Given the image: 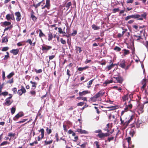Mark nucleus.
Masks as SVG:
<instances>
[{
    "label": "nucleus",
    "instance_id": "nucleus-46",
    "mask_svg": "<svg viewBox=\"0 0 148 148\" xmlns=\"http://www.w3.org/2000/svg\"><path fill=\"white\" fill-rule=\"evenodd\" d=\"M31 17L34 21H36L37 19L32 14L31 15Z\"/></svg>",
    "mask_w": 148,
    "mask_h": 148
},
{
    "label": "nucleus",
    "instance_id": "nucleus-41",
    "mask_svg": "<svg viewBox=\"0 0 148 148\" xmlns=\"http://www.w3.org/2000/svg\"><path fill=\"white\" fill-rule=\"evenodd\" d=\"M71 5V2H69L67 3L66 6V7L67 8V9H69L70 7V6Z\"/></svg>",
    "mask_w": 148,
    "mask_h": 148
},
{
    "label": "nucleus",
    "instance_id": "nucleus-27",
    "mask_svg": "<svg viewBox=\"0 0 148 148\" xmlns=\"http://www.w3.org/2000/svg\"><path fill=\"white\" fill-rule=\"evenodd\" d=\"M123 51H124L123 55L124 56L125 55L129 54L130 53L129 51L128 50H127L125 49H124L123 50Z\"/></svg>",
    "mask_w": 148,
    "mask_h": 148
},
{
    "label": "nucleus",
    "instance_id": "nucleus-24",
    "mask_svg": "<svg viewBox=\"0 0 148 148\" xmlns=\"http://www.w3.org/2000/svg\"><path fill=\"white\" fill-rule=\"evenodd\" d=\"M134 36L136 37L135 38V39L137 41H138L142 39L141 38V36L140 35L138 36L134 35Z\"/></svg>",
    "mask_w": 148,
    "mask_h": 148
},
{
    "label": "nucleus",
    "instance_id": "nucleus-60",
    "mask_svg": "<svg viewBox=\"0 0 148 148\" xmlns=\"http://www.w3.org/2000/svg\"><path fill=\"white\" fill-rule=\"evenodd\" d=\"M58 32L60 34H61L62 33H64V32H63L62 31V29L61 28L59 27L58 28Z\"/></svg>",
    "mask_w": 148,
    "mask_h": 148
},
{
    "label": "nucleus",
    "instance_id": "nucleus-33",
    "mask_svg": "<svg viewBox=\"0 0 148 148\" xmlns=\"http://www.w3.org/2000/svg\"><path fill=\"white\" fill-rule=\"evenodd\" d=\"M128 95H125L124 96L122 97V99L123 101H124L128 100Z\"/></svg>",
    "mask_w": 148,
    "mask_h": 148
},
{
    "label": "nucleus",
    "instance_id": "nucleus-52",
    "mask_svg": "<svg viewBox=\"0 0 148 148\" xmlns=\"http://www.w3.org/2000/svg\"><path fill=\"white\" fill-rule=\"evenodd\" d=\"M38 144V142L37 141H35L34 142L30 143L29 145L31 146H33L34 144Z\"/></svg>",
    "mask_w": 148,
    "mask_h": 148
},
{
    "label": "nucleus",
    "instance_id": "nucleus-45",
    "mask_svg": "<svg viewBox=\"0 0 148 148\" xmlns=\"http://www.w3.org/2000/svg\"><path fill=\"white\" fill-rule=\"evenodd\" d=\"M147 14L146 12H144L143 14H142L140 16L141 17H142L143 18H145L146 17Z\"/></svg>",
    "mask_w": 148,
    "mask_h": 148
},
{
    "label": "nucleus",
    "instance_id": "nucleus-21",
    "mask_svg": "<svg viewBox=\"0 0 148 148\" xmlns=\"http://www.w3.org/2000/svg\"><path fill=\"white\" fill-rule=\"evenodd\" d=\"M92 29L94 30H97L100 29V27L96 26L95 24L92 25Z\"/></svg>",
    "mask_w": 148,
    "mask_h": 148
},
{
    "label": "nucleus",
    "instance_id": "nucleus-31",
    "mask_svg": "<svg viewBox=\"0 0 148 148\" xmlns=\"http://www.w3.org/2000/svg\"><path fill=\"white\" fill-rule=\"evenodd\" d=\"M138 108L141 112H143V106L142 105H140L138 106Z\"/></svg>",
    "mask_w": 148,
    "mask_h": 148
},
{
    "label": "nucleus",
    "instance_id": "nucleus-42",
    "mask_svg": "<svg viewBox=\"0 0 148 148\" xmlns=\"http://www.w3.org/2000/svg\"><path fill=\"white\" fill-rule=\"evenodd\" d=\"M7 144H9V143L7 141H4L3 142L1 143L0 144V146H2L7 145Z\"/></svg>",
    "mask_w": 148,
    "mask_h": 148
},
{
    "label": "nucleus",
    "instance_id": "nucleus-2",
    "mask_svg": "<svg viewBox=\"0 0 148 148\" xmlns=\"http://www.w3.org/2000/svg\"><path fill=\"white\" fill-rule=\"evenodd\" d=\"M130 16L131 18L137 19L138 20H139L142 21L143 19L142 17H141L140 15L138 14H132L130 15Z\"/></svg>",
    "mask_w": 148,
    "mask_h": 148
},
{
    "label": "nucleus",
    "instance_id": "nucleus-62",
    "mask_svg": "<svg viewBox=\"0 0 148 148\" xmlns=\"http://www.w3.org/2000/svg\"><path fill=\"white\" fill-rule=\"evenodd\" d=\"M114 139V137L112 136L111 137H108V140L109 142H110V141L113 140Z\"/></svg>",
    "mask_w": 148,
    "mask_h": 148
},
{
    "label": "nucleus",
    "instance_id": "nucleus-57",
    "mask_svg": "<svg viewBox=\"0 0 148 148\" xmlns=\"http://www.w3.org/2000/svg\"><path fill=\"white\" fill-rule=\"evenodd\" d=\"M60 41L61 43L63 44H65L66 43V41L65 40H63L62 38L60 39Z\"/></svg>",
    "mask_w": 148,
    "mask_h": 148
},
{
    "label": "nucleus",
    "instance_id": "nucleus-1",
    "mask_svg": "<svg viewBox=\"0 0 148 148\" xmlns=\"http://www.w3.org/2000/svg\"><path fill=\"white\" fill-rule=\"evenodd\" d=\"M142 121H134L132 124L130 125L131 128L133 127H139L140 124H142Z\"/></svg>",
    "mask_w": 148,
    "mask_h": 148
},
{
    "label": "nucleus",
    "instance_id": "nucleus-6",
    "mask_svg": "<svg viewBox=\"0 0 148 148\" xmlns=\"http://www.w3.org/2000/svg\"><path fill=\"white\" fill-rule=\"evenodd\" d=\"M113 78L116 80L117 81V83H119L121 84L123 80V78L120 76H119L117 77H113Z\"/></svg>",
    "mask_w": 148,
    "mask_h": 148
},
{
    "label": "nucleus",
    "instance_id": "nucleus-26",
    "mask_svg": "<svg viewBox=\"0 0 148 148\" xmlns=\"http://www.w3.org/2000/svg\"><path fill=\"white\" fill-rule=\"evenodd\" d=\"M14 75V72H12L10 73L7 76V77L8 79H9L12 77Z\"/></svg>",
    "mask_w": 148,
    "mask_h": 148
},
{
    "label": "nucleus",
    "instance_id": "nucleus-4",
    "mask_svg": "<svg viewBox=\"0 0 148 148\" xmlns=\"http://www.w3.org/2000/svg\"><path fill=\"white\" fill-rule=\"evenodd\" d=\"M51 48L52 47L51 46L44 44L42 47L41 49L43 51H45L47 52L48 50Z\"/></svg>",
    "mask_w": 148,
    "mask_h": 148
},
{
    "label": "nucleus",
    "instance_id": "nucleus-56",
    "mask_svg": "<svg viewBox=\"0 0 148 148\" xmlns=\"http://www.w3.org/2000/svg\"><path fill=\"white\" fill-rule=\"evenodd\" d=\"M8 49V47H5L2 48V51H7Z\"/></svg>",
    "mask_w": 148,
    "mask_h": 148
},
{
    "label": "nucleus",
    "instance_id": "nucleus-53",
    "mask_svg": "<svg viewBox=\"0 0 148 148\" xmlns=\"http://www.w3.org/2000/svg\"><path fill=\"white\" fill-rule=\"evenodd\" d=\"M30 93L32 95L35 96L36 94V92L35 91L32 90L30 92Z\"/></svg>",
    "mask_w": 148,
    "mask_h": 148
},
{
    "label": "nucleus",
    "instance_id": "nucleus-13",
    "mask_svg": "<svg viewBox=\"0 0 148 148\" xmlns=\"http://www.w3.org/2000/svg\"><path fill=\"white\" fill-rule=\"evenodd\" d=\"M75 132H77L82 134H86L88 133L85 130H82L81 129L79 128L77 129L76 131H75Z\"/></svg>",
    "mask_w": 148,
    "mask_h": 148
},
{
    "label": "nucleus",
    "instance_id": "nucleus-55",
    "mask_svg": "<svg viewBox=\"0 0 148 148\" xmlns=\"http://www.w3.org/2000/svg\"><path fill=\"white\" fill-rule=\"evenodd\" d=\"M35 72L37 73H40L42 72V70L41 69H40L38 70L35 69Z\"/></svg>",
    "mask_w": 148,
    "mask_h": 148
},
{
    "label": "nucleus",
    "instance_id": "nucleus-36",
    "mask_svg": "<svg viewBox=\"0 0 148 148\" xmlns=\"http://www.w3.org/2000/svg\"><path fill=\"white\" fill-rule=\"evenodd\" d=\"M94 143L95 144L96 148H100V145L99 144V142L97 141H95L94 142Z\"/></svg>",
    "mask_w": 148,
    "mask_h": 148
},
{
    "label": "nucleus",
    "instance_id": "nucleus-11",
    "mask_svg": "<svg viewBox=\"0 0 148 148\" xmlns=\"http://www.w3.org/2000/svg\"><path fill=\"white\" fill-rule=\"evenodd\" d=\"M130 121H126L125 122V121H121V124L123 125L124 126V128L125 129L130 123Z\"/></svg>",
    "mask_w": 148,
    "mask_h": 148
},
{
    "label": "nucleus",
    "instance_id": "nucleus-58",
    "mask_svg": "<svg viewBox=\"0 0 148 148\" xmlns=\"http://www.w3.org/2000/svg\"><path fill=\"white\" fill-rule=\"evenodd\" d=\"M130 15H129L126 16L125 18V20L126 21H127L129 19H131Z\"/></svg>",
    "mask_w": 148,
    "mask_h": 148
},
{
    "label": "nucleus",
    "instance_id": "nucleus-15",
    "mask_svg": "<svg viewBox=\"0 0 148 148\" xmlns=\"http://www.w3.org/2000/svg\"><path fill=\"white\" fill-rule=\"evenodd\" d=\"M19 50L18 49H13L10 51V52L13 53L14 55H17L18 52Z\"/></svg>",
    "mask_w": 148,
    "mask_h": 148
},
{
    "label": "nucleus",
    "instance_id": "nucleus-39",
    "mask_svg": "<svg viewBox=\"0 0 148 148\" xmlns=\"http://www.w3.org/2000/svg\"><path fill=\"white\" fill-rule=\"evenodd\" d=\"M16 108L14 107H12L11 110V112L12 114H13L15 112Z\"/></svg>",
    "mask_w": 148,
    "mask_h": 148
},
{
    "label": "nucleus",
    "instance_id": "nucleus-7",
    "mask_svg": "<svg viewBox=\"0 0 148 148\" xmlns=\"http://www.w3.org/2000/svg\"><path fill=\"white\" fill-rule=\"evenodd\" d=\"M25 89L23 86H22L21 89L18 90L17 93L20 96H21L22 95L23 93H25Z\"/></svg>",
    "mask_w": 148,
    "mask_h": 148
},
{
    "label": "nucleus",
    "instance_id": "nucleus-44",
    "mask_svg": "<svg viewBox=\"0 0 148 148\" xmlns=\"http://www.w3.org/2000/svg\"><path fill=\"white\" fill-rule=\"evenodd\" d=\"M16 135V134L15 133H13V134L12 133H11V132H10V133H8V136H10V137H14Z\"/></svg>",
    "mask_w": 148,
    "mask_h": 148
},
{
    "label": "nucleus",
    "instance_id": "nucleus-20",
    "mask_svg": "<svg viewBox=\"0 0 148 148\" xmlns=\"http://www.w3.org/2000/svg\"><path fill=\"white\" fill-rule=\"evenodd\" d=\"M48 40L49 41L51 40L53 37L52 33L49 32L48 34Z\"/></svg>",
    "mask_w": 148,
    "mask_h": 148
},
{
    "label": "nucleus",
    "instance_id": "nucleus-5",
    "mask_svg": "<svg viewBox=\"0 0 148 148\" xmlns=\"http://www.w3.org/2000/svg\"><path fill=\"white\" fill-rule=\"evenodd\" d=\"M118 65L122 68L125 69L126 66L125 62L124 60H122L120 61L118 63Z\"/></svg>",
    "mask_w": 148,
    "mask_h": 148
},
{
    "label": "nucleus",
    "instance_id": "nucleus-51",
    "mask_svg": "<svg viewBox=\"0 0 148 148\" xmlns=\"http://www.w3.org/2000/svg\"><path fill=\"white\" fill-rule=\"evenodd\" d=\"M6 53L7 54V55H6L5 56V57L4 58V60H6L9 57V53L8 52H7Z\"/></svg>",
    "mask_w": 148,
    "mask_h": 148
},
{
    "label": "nucleus",
    "instance_id": "nucleus-47",
    "mask_svg": "<svg viewBox=\"0 0 148 148\" xmlns=\"http://www.w3.org/2000/svg\"><path fill=\"white\" fill-rule=\"evenodd\" d=\"M115 116L114 115L110 114L109 116V119H115Z\"/></svg>",
    "mask_w": 148,
    "mask_h": 148
},
{
    "label": "nucleus",
    "instance_id": "nucleus-64",
    "mask_svg": "<svg viewBox=\"0 0 148 148\" xmlns=\"http://www.w3.org/2000/svg\"><path fill=\"white\" fill-rule=\"evenodd\" d=\"M26 42H28L29 43L30 45H31L32 44V42L31 40L30 39H28L26 41Z\"/></svg>",
    "mask_w": 148,
    "mask_h": 148
},
{
    "label": "nucleus",
    "instance_id": "nucleus-40",
    "mask_svg": "<svg viewBox=\"0 0 148 148\" xmlns=\"http://www.w3.org/2000/svg\"><path fill=\"white\" fill-rule=\"evenodd\" d=\"M66 74L68 76V77L67 79V80L68 81L70 77L71 76V74L70 73V71L69 69H67V70Z\"/></svg>",
    "mask_w": 148,
    "mask_h": 148
},
{
    "label": "nucleus",
    "instance_id": "nucleus-9",
    "mask_svg": "<svg viewBox=\"0 0 148 148\" xmlns=\"http://www.w3.org/2000/svg\"><path fill=\"white\" fill-rule=\"evenodd\" d=\"M105 94V92L103 90H100L99 92L95 94V95L97 97H100L102 96Z\"/></svg>",
    "mask_w": 148,
    "mask_h": 148
},
{
    "label": "nucleus",
    "instance_id": "nucleus-16",
    "mask_svg": "<svg viewBox=\"0 0 148 148\" xmlns=\"http://www.w3.org/2000/svg\"><path fill=\"white\" fill-rule=\"evenodd\" d=\"M97 136L99 137V138L103 139V138L104 137V133L101 132V133H99Z\"/></svg>",
    "mask_w": 148,
    "mask_h": 148
},
{
    "label": "nucleus",
    "instance_id": "nucleus-61",
    "mask_svg": "<svg viewBox=\"0 0 148 148\" xmlns=\"http://www.w3.org/2000/svg\"><path fill=\"white\" fill-rule=\"evenodd\" d=\"M12 26L11 25L10 26L6 28H5L4 29V31H7L9 29H10L12 28Z\"/></svg>",
    "mask_w": 148,
    "mask_h": 148
},
{
    "label": "nucleus",
    "instance_id": "nucleus-48",
    "mask_svg": "<svg viewBox=\"0 0 148 148\" xmlns=\"http://www.w3.org/2000/svg\"><path fill=\"white\" fill-rule=\"evenodd\" d=\"M126 140H127L129 144H131V138L130 137H129L127 138H126Z\"/></svg>",
    "mask_w": 148,
    "mask_h": 148
},
{
    "label": "nucleus",
    "instance_id": "nucleus-29",
    "mask_svg": "<svg viewBox=\"0 0 148 148\" xmlns=\"http://www.w3.org/2000/svg\"><path fill=\"white\" fill-rule=\"evenodd\" d=\"M94 80V79H92L88 82V86L87 87L88 88H90L91 87V86L92 83V82Z\"/></svg>",
    "mask_w": 148,
    "mask_h": 148
},
{
    "label": "nucleus",
    "instance_id": "nucleus-25",
    "mask_svg": "<svg viewBox=\"0 0 148 148\" xmlns=\"http://www.w3.org/2000/svg\"><path fill=\"white\" fill-rule=\"evenodd\" d=\"M39 31L40 33L39 36L41 38L42 37L45 36V35L42 32V31L41 29H39Z\"/></svg>",
    "mask_w": 148,
    "mask_h": 148
},
{
    "label": "nucleus",
    "instance_id": "nucleus-12",
    "mask_svg": "<svg viewBox=\"0 0 148 148\" xmlns=\"http://www.w3.org/2000/svg\"><path fill=\"white\" fill-rule=\"evenodd\" d=\"M90 92L88 90H84L82 92H79V95L80 96L82 97L83 95H85L90 93Z\"/></svg>",
    "mask_w": 148,
    "mask_h": 148
},
{
    "label": "nucleus",
    "instance_id": "nucleus-30",
    "mask_svg": "<svg viewBox=\"0 0 148 148\" xmlns=\"http://www.w3.org/2000/svg\"><path fill=\"white\" fill-rule=\"evenodd\" d=\"M46 5L47 6V7L49 9L50 4V0H46Z\"/></svg>",
    "mask_w": 148,
    "mask_h": 148
},
{
    "label": "nucleus",
    "instance_id": "nucleus-59",
    "mask_svg": "<svg viewBox=\"0 0 148 148\" xmlns=\"http://www.w3.org/2000/svg\"><path fill=\"white\" fill-rule=\"evenodd\" d=\"M5 72L3 71H2V78L4 80L5 78Z\"/></svg>",
    "mask_w": 148,
    "mask_h": 148
},
{
    "label": "nucleus",
    "instance_id": "nucleus-23",
    "mask_svg": "<svg viewBox=\"0 0 148 148\" xmlns=\"http://www.w3.org/2000/svg\"><path fill=\"white\" fill-rule=\"evenodd\" d=\"M12 103V102H11L10 99H5V104L9 106Z\"/></svg>",
    "mask_w": 148,
    "mask_h": 148
},
{
    "label": "nucleus",
    "instance_id": "nucleus-8",
    "mask_svg": "<svg viewBox=\"0 0 148 148\" xmlns=\"http://www.w3.org/2000/svg\"><path fill=\"white\" fill-rule=\"evenodd\" d=\"M1 25L3 27H5L6 26L11 25V23L10 22L5 21L4 22L1 23Z\"/></svg>",
    "mask_w": 148,
    "mask_h": 148
},
{
    "label": "nucleus",
    "instance_id": "nucleus-34",
    "mask_svg": "<svg viewBox=\"0 0 148 148\" xmlns=\"http://www.w3.org/2000/svg\"><path fill=\"white\" fill-rule=\"evenodd\" d=\"M45 145H47L48 144H51L52 143V140H51L49 141L45 140Z\"/></svg>",
    "mask_w": 148,
    "mask_h": 148
},
{
    "label": "nucleus",
    "instance_id": "nucleus-3",
    "mask_svg": "<svg viewBox=\"0 0 148 148\" xmlns=\"http://www.w3.org/2000/svg\"><path fill=\"white\" fill-rule=\"evenodd\" d=\"M6 19L8 21H10V20H14L15 18L14 16V14H8L5 16Z\"/></svg>",
    "mask_w": 148,
    "mask_h": 148
},
{
    "label": "nucleus",
    "instance_id": "nucleus-18",
    "mask_svg": "<svg viewBox=\"0 0 148 148\" xmlns=\"http://www.w3.org/2000/svg\"><path fill=\"white\" fill-rule=\"evenodd\" d=\"M89 68V67L87 66H85L84 67H79L78 68V70L79 71H82L85 70Z\"/></svg>",
    "mask_w": 148,
    "mask_h": 148
},
{
    "label": "nucleus",
    "instance_id": "nucleus-22",
    "mask_svg": "<svg viewBox=\"0 0 148 148\" xmlns=\"http://www.w3.org/2000/svg\"><path fill=\"white\" fill-rule=\"evenodd\" d=\"M97 97L95 95L94 96L91 97L90 98V99L91 101L93 102H95L97 101Z\"/></svg>",
    "mask_w": 148,
    "mask_h": 148
},
{
    "label": "nucleus",
    "instance_id": "nucleus-32",
    "mask_svg": "<svg viewBox=\"0 0 148 148\" xmlns=\"http://www.w3.org/2000/svg\"><path fill=\"white\" fill-rule=\"evenodd\" d=\"M8 41L7 37L6 36L3 37L2 39V42H6Z\"/></svg>",
    "mask_w": 148,
    "mask_h": 148
},
{
    "label": "nucleus",
    "instance_id": "nucleus-19",
    "mask_svg": "<svg viewBox=\"0 0 148 148\" xmlns=\"http://www.w3.org/2000/svg\"><path fill=\"white\" fill-rule=\"evenodd\" d=\"M135 133L134 130V129H131L130 132V136L133 137Z\"/></svg>",
    "mask_w": 148,
    "mask_h": 148
},
{
    "label": "nucleus",
    "instance_id": "nucleus-43",
    "mask_svg": "<svg viewBox=\"0 0 148 148\" xmlns=\"http://www.w3.org/2000/svg\"><path fill=\"white\" fill-rule=\"evenodd\" d=\"M87 142L84 143L80 145L81 147L82 148H86V146L87 144Z\"/></svg>",
    "mask_w": 148,
    "mask_h": 148
},
{
    "label": "nucleus",
    "instance_id": "nucleus-10",
    "mask_svg": "<svg viewBox=\"0 0 148 148\" xmlns=\"http://www.w3.org/2000/svg\"><path fill=\"white\" fill-rule=\"evenodd\" d=\"M15 15L16 16V20L17 21H19L21 19V16L20 12H15Z\"/></svg>",
    "mask_w": 148,
    "mask_h": 148
},
{
    "label": "nucleus",
    "instance_id": "nucleus-49",
    "mask_svg": "<svg viewBox=\"0 0 148 148\" xmlns=\"http://www.w3.org/2000/svg\"><path fill=\"white\" fill-rule=\"evenodd\" d=\"M46 130L47 133L48 134H49L51 132V129H49L48 127H47Z\"/></svg>",
    "mask_w": 148,
    "mask_h": 148
},
{
    "label": "nucleus",
    "instance_id": "nucleus-17",
    "mask_svg": "<svg viewBox=\"0 0 148 148\" xmlns=\"http://www.w3.org/2000/svg\"><path fill=\"white\" fill-rule=\"evenodd\" d=\"M39 132L41 133V138H43L44 135V130L43 128L41 129Z\"/></svg>",
    "mask_w": 148,
    "mask_h": 148
},
{
    "label": "nucleus",
    "instance_id": "nucleus-35",
    "mask_svg": "<svg viewBox=\"0 0 148 148\" xmlns=\"http://www.w3.org/2000/svg\"><path fill=\"white\" fill-rule=\"evenodd\" d=\"M42 2H40L37 4H33V5L34 6L35 8H37L38 7L40 6L41 5V3Z\"/></svg>",
    "mask_w": 148,
    "mask_h": 148
},
{
    "label": "nucleus",
    "instance_id": "nucleus-50",
    "mask_svg": "<svg viewBox=\"0 0 148 148\" xmlns=\"http://www.w3.org/2000/svg\"><path fill=\"white\" fill-rule=\"evenodd\" d=\"M14 82L13 78H12L10 80H9L7 81L6 82L7 83H9V84H12Z\"/></svg>",
    "mask_w": 148,
    "mask_h": 148
},
{
    "label": "nucleus",
    "instance_id": "nucleus-38",
    "mask_svg": "<svg viewBox=\"0 0 148 148\" xmlns=\"http://www.w3.org/2000/svg\"><path fill=\"white\" fill-rule=\"evenodd\" d=\"M114 49L116 51L118 52H119L121 50V49L120 48L117 47V46H116Z\"/></svg>",
    "mask_w": 148,
    "mask_h": 148
},
{
    "label": "nucleus",
    "instance_id": "nucleus-28",
    "mask_svg": "<svg viewBox=\"0 0 148 148\" xmlns=\"http://www.w3.org/2000/svg\"><path fill=\"white\" fill-rule=\"evenodd\" d=\"M30 83L32 84V86L33 87H34L35 89L36 87L37 83L35 82H33L32 81H30Z\"/></svg>",
    "mask_w": 148,
    "mask_h": 148
},
{
    "label": "nucleus",
    "instance_id": "nucleus-14",
    "mask_svg": "<svg viewBox=\"0 0 148 148\" xmlns=\"http://www.w3.org/2000/svg\"><path fill=\"white\" fill-rule=\"evenodd\" d=\"M23 115V113H19L14 118V120L18 119L19 117L22 116Z\"/></svg>",
    "mask_w": 148,
    "mask_h": 148
},
{
    "label": "nucleus",
    "instance_id": "nucleus-63",
    "mask_svg": "<svg viewBox=\"0 0 148 148\" xmlns=\"http://www.w3.org/2000/svg\"><path fill=\"white\" fill-rule=\"evenodd\" d=\"M63 127L64 131L65 132H67L68 130L66 126L64 124L63 125Z\"/></svg>",
    "mask_w": 148,
    "mask_h": 148
},
{
    "label": "nucleus",
    "instance_id": "nucleus-37",
    "mask_svg": "<svg viewBox=\"0 0 148 148\" xmlns=\"http://www.w3.org/2000/svg\"><path fill=\"white\" fill-rule=\"evenodd\" d=\"M114 66V65L113 64H111V65L107 66V68H108V70H110Z\"/></svg>",
    "mask_w": 148,
    "mask_h": 148
},
{
    "label": "nucleus",
    "instance_id": "nucleus-54",
    "mask_svg": "<svg viewBox=\"0 0 148 148\" xmlns=\"http://www.w3.org/2000/svg\"><path fill=\"white\" fill-rule=\"evenodd\" d=\"M141 83L142 85H146V81L145 79H144L141 81Z\"/></svg>",
    "mask_w": 148,
    "mask_h": 148
}]
</instances>
